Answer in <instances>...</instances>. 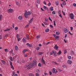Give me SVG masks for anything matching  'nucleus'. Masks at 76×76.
<instances>
[{
    "instance_id": "f257e3e1",
    "label": "nucleus",
    "mask_w": 76,
    "mask_h": 76,
    "mask_svg": "<svg viewBox=\"0 0 76 76\" xmlns=\"http://www.w3.org/2000/svg\"><path fill=\"white\" fill-rule=\"evenodd\" d=\"M31 13H32L31 12L28 11L27 13H25L24 16L26 18H28V15H31Z\"/></svg>"
},
{
    "instance_id": "f03ea898",
    "label": "nucleus",
    "mask_w": 76,
    "mask_h": 76,
    "mask_svg": "<svg viewBox=\"0 0 76 76\" xmlns=\"http://www.w3.org/2000/svg\"><path fill=\"white\" fill-rule=\"evenodd\" d=\"M69 15L71 19H73V18H74V15H73V14L72 13L70 14Z\"/></svg>"
},
{
    "instance_id": "7ed1b4c3",
    "label": "nucleus",
    "mask_w": 76,
    "mask_h": 76,
    "mask_svg": "<svg viewBox=\"0 0 76 76\" xmlns=\"http://www.w3.org/2000/svg\"><path fill=\"white\" fill-rule=\"evenodd\" d=\"M9 13H12L13 12V10L11 9H10L8 10Z\"/></svg>"
},
{
    "instance_id": "20e7f679",
    "label": "nucleus",
    "mask_w": 76,
    "mask_h": 76,
    "mask_svg": "<svg viewBox=\"0 0 76 76\" xmlns=\"http://www.w3.org/2000/svg\"><path fill=\"white\" fill-rule=\"evenodd\" d=\"M33 66H34V65H33L32 64H31L29 67L27 68V69H31Z\"/></svg>"
},
{
    "instance_id": "39448f33",
    "label": "nucleus",
    "mask_w": 76,
    "mask_h": 76,
    "mask_svg": "<svg viewBox=\"0 0 76 76\" xmlns=\"http://www.w3.org/2000/svg\"><path fill=\"white\" fill-rule=\"evenodd\" d=\"M54 48L55 49H56V50H58V47L57 46V45H56L55 46Z\"/></svg>"
},
{
    "instance_id": "423d86ee",
    "label": "nucleus",
    "mask_w": 76,
    "mask_h": 76,
    "mask_svg": "<svg viewBox=\"0 0 76 76\" xmlns=\"http://www.w3.org/2000/svg\"><path fill=\"white\" fill-rule=\"evenodd\" d=\"M32 64L33 66L36 65V61L35 60L33 61Z\"/></svg>"
},
{
    "instance_id": "0eeeda50",
    "label": "nucleus",
    "mask_w": 76,
    "mask_h": 76,
    "mask_svg": "<svg viewBox=\"0 0 76 76\" xmlns=\"http://www.w3.org/2000/svg\"><path fill=\"white\" fill-rule=\"evenodd\" d=\"M67 63H68V64H72V62L71 61L68 60L67 61Z\"/></svg>"
},
{
    "instance_id": "6e6552de",
    "label": "nucleus",
    "mask_w": 76,
    "mask_h": 76,
    "mask_svg": "<svg viewBox=\"0 0 76 76\" xmlns=\"http://www.w3.org/2000/svg\"><path fill=\"white\" fill-rule=\"evenodd\" d=\"M16 38L18 39V41H20V38H19V37H18V34H17Z\"/></svg>"
},
{
    "instance_id": "1a4fd4ad",
    "label": "nucleus",
    "mask_w": 76,
    "mask_h": 76,
    "mask_svg": "<svg viewBox=\"0 0 76 76\" xmlns=\"http://www.w3.org/2000/svg\"><path fill=\"white\" fill-rule=\"evenodd\" d=\"M27 45H28V47H32V45H31V44H29V43H28L26 44Z\"/></svg>"
},
{
    "instance_id": "9d476101",
    "label": "nucleus",
    "mask_w": 76,
    "mask_h": 76,
    "mask_svg": "<svg viewBox=\"0 0 76 76\" xmlns=\"http://www.w3.org/2000/svg\"><path fill=\"white\" fill-rule=\"evenodd\" d=\"M64 31L65 33H67V32H68L67 31V29H66V28H64Z\"/></svg>"
},
{
    "instance_id": "9b49d317",
    "label": "nucleus",
    "mask_w": 76,
    "mask_h": 76,
    "mask_svg": "<svg viewBox=\"0 0 76 76\" xmlns=\"http://www.w3.org/2000/svg\"><path fill=\"white\" fill-rule=\"evenodd\" d=\"M50 30L48 28H47L45 30V32H48Z\"/></svg>"
},
{
    "instance_id": "f8f14e48",
    "label": "nucleus",
    "mask_w": 76,
    "mask_h": 76,
    "mask_svg": "<svg viewBox=\"0 0 76 76\" xmlns=\"http://www.w3.org/2000/svg\"><path fill=\"white\" fill-rule=\"evenodd\" d=\"M34 19V18H32L30 20V21H29V23H31V22H32V21H33V19Z\"/></svg>"
},
{
    "instance_id": "ddd939ff",
    "label": "nucleus",
    "mask_w": 76,
    "mask_h": 76,
    "mask_svg": "<svg viewBox=\"0 0 76 76\" xmlns=\"http://www.w3.org/2000/svg\"><path fill=\"white\" fill-rule=\"evenodd\" d=\"M23 18L22 17V16H20L18 17V19L20 20H21V19H22Z\"/></svg>"
},
{
    "instance_id": "4468645a",
    "label": "nucleus",
    "mask_w": 76,
    "mask_h": 76,
    "mask_svg": "<svg viewBox=\"0 0 76 76\" xmlns=\"http://www.w3.org/2000/svg\"><path fill=\"white\" fill-rule=\"evenodd\" d=\"M61 54V50H60L58 52V53H57V55H58V54H59V55L60 54Z\"/></svg>"
},
{
    "instance_id": "2eb2a0df",
    "label": "nucleus",
    "mask_w": 76,
    "mask_h": 76,
    "mask_svg": "<svg viewBox=\"0 0 76 76\" xmlns=\"http://www.w3.org/2000/svg\"><path fill=\"white\" fill-rule=\"evenodd\" d=\"M10 31V28L4 30V31H5V32H6V31Z\"/></svg>"
},
{
    "instance_id": "dca6fc26",
    "label": "nucleus",
    "mask_w": 76,
    "mask_h": 76,
    "mask_svg": "<svg viewBox=\"0 0 76 76\" xmlns=\"http://www.w3.org/2000/svg\"><path fill=\"white\" fill-rule=\"evenodd\" d=\"M15 50H18V47L17 46H16L15 47Z\"/></svg>"
},
{
    "instance_id": "f3484780",
    "label": "nucleus",
    "mask_w": 76,
    "mask_h": 76,
    "mask_svg": "<svg viewBox=\"0 0 76 76\" xmlns=\"http://www.w3.org/2000/svg\"><path fill=\"white\" fill-rule=\"evenodd\" d=\"M26 39V38L24 37V38H23V42H26V41H25Z\"/></svg>"
},
{
    "instance_id": "a211bd4d",
    "label": "nucleus",
    "mask_w": 76,
    "mask_h": 76,
    "mask_svg": "<svg viewBox=\"0 0 76 76\" xmlns=\"http://www.w3.org/2000/svg\"><path fill=\"white\" fill-rule=\"evenodd\" d=\"M53 53V54H55L56 53V51L54 50H52Z\"/></svg>"
},
{
    "instance_id": "6ab92c4d",
    "label": "nucleus",
    "mask_w": 76,
    "mask_h": 76,
    "mask_svg": "<svg viewBox=\"0 0 76 76\" xmlns=\"http://www.w3.org/2000/svg\"><path fill=\"white\" fill-rule=\"evenodd\" d=\"M56 34L57 35H60V33L59 32H58L56 31Z\"/></svg>"
},
{
    "instance_id": "aec40b11",
    "label": "nucleus",
    "mask_w": 76,
    "mask_h": 76,
    "mask_svg": "<svg viewBox=\"0 0 76 76\" xmlns=\"http://www.w3.org/2000/svg\"><path fill=\"white\" fill-rule=\"evenodd\" d=\"M53 7H50V10L51 11H53Z\"/></svg>"
},
{
    "instance_id": "412c9836",
    "label": "nucleus",
    "mask_w": 76,
    "mask_h": 76,
    "mask_svg": "<svg viewBox=\"0 0 76 76\" xmlns=\"http://www.w3.org/2000/svg\"><path fill=\"white\" fill-rule=\"evenodd\" d=\"M1 62H2V63H3V64H6V63H5V61H4V60H1Z\"/></svg>"
},
{
    "instance_id": "4be33fe9",
    "label": "nucleus",
    "mask_w": 76,
    "mask_h": 76,
    "mask_svg": "<svg viewBox=\"0 0 76 76\" xmlns=\"http://www.w3.org/2000/svg\"><path fill=\"white\" fill-rule=\"evenodd\" d=\"M53 73H56V70H54V68H53Z\"/></svg>"
},
{
    "instance_id": "5701e85b",
    "label": "nucleus",
    "mask_w": 76,
    "mask_h": 76,
    "mask_svg": "<svg viewBox=\"0 0 76 76\" xmlns=\"http://www.w3.org/2000/svg\"><path fill=\"white\" fill-rule=\"evenodd\" d=\"M39 55H41L43 54V53L42 52H40L38 53Z\"/></svg>"
},
{
    "instance_id": "b1692460",
    "label": "nucleus",
    "mask_w": 76,
    "mask_h": 76,
    "mask_svg": "<svg viewBox=\"0 0 76 76\" xmlns=\"http://www.w3.org/2000/svg\"><path fill=\"white\" fill-rule=\"evenodd\" d=\"M2 19V15H0V20H1Z\"/></svg>"
},
{
    "instance_id": "393cba45",
    "label": "nucleus",
    "mask_w": 76,
    "mask_h": 76,
    "mask_svg": "<svg viewBox=\"0 0 76 76\" xmlns=\"http://www.w3.org/2000/svg\"><path fill=\"white\" fill-rule=\"evenodd\" d=\"M58 4H59L58 1H57L56 2V5H57V6H58Z\"/></svg>"
},
{
    "instance_id": "a878e982",
    "label": "nucleus",
    "mask_w": 76,
    "mask_h": 76,
    "mask_svg": "<svg viewBox=\"0 0 76 76\" xmlns=\"http://www.w3.org/2000/svg\"><path fill=\"white\" fill-rule=\"evenodd\" d=\"M37 72L38 73H39L40 72V71H39V69H38L36 70Z\"/></svg>"
},
{
    "instance_id": "bb28decb",
    "label": "nucleus",
    "mask_w": 76,
    "mask_h": 76,
    "mask_svg": "<svg viewBox=\"0 0 76 76\" xmlns=\"http://www.w3.org/2000/svg\"><path fill=\"white\" fill-rule=\"evenodd\" d=\"M40 49V48H39V47H38L36 49H37V51H38V50H39Z\"/></svg>"
},
{
    "instance_id": "cd10ccee",
    "label": "nucleus",
    "mask_w": 76,
    "mask_h": 76,
    "mask_svg": "<svg viewBox=\"0 0 76 76\" xmlns=\"http://www.w3.org/2000/svg\"><path fill=\"white\" fill-rule=\"evenodd\" d=\"M36 37H37V39H38V38H40V35L37 36Z\"/></svg>"
},
{
    "instance_id": "c85d7f7f",
    "label": "nucleus",
    "mask_w": 76,
    "mask_h": 76,
    "mask_svg": "<svg viewBox=\"0 0 76 76\" xmlns=\"http://www.w3.org/2000/svg\"><path fill=\"white\" fill-rule=\"evenodd\" d=\"M15 72L14 71L12 73V76H13L15 75Z\"/></svg>"
},
{
    "instance_id": "c756f323",
    "label": "nucleus",
    "mask_w": 76,
    "mask_h": 76,
    "mask_svg": "<svg viewBox=\"0 0 76 76\" xmlns=\"http://www.w3.org/2000/svg\"><path fill=\"white\" fill-rule=\"evenodd\" d=\"M26 38H27V39H29V37H28V35H26Z\"/></svg>"
},
{
    "instance_id": "7c9ffc66",
    "label": "nucleus",
    "mask_w": 76,
    "mask_h": 76,
    "mask_svg": "<svg viewBox=\"0 0 76 76\" xmlns=\"http://www.w3.org/2000/svg\"><path fill=\"white\" fill-rule=\"evenodd\" d=\"M66 4V2H63V5L64 6H65Z\"/></svg>"
},
{
    "instance_id": "2f4dec72",
    "label": "nucleus",
    "mask_w": 76,
    "mask_h": 76,
    "mask_svg": "<svg viewBox=\"0 0 76 76\" xmlns=\"http://www.w3.org/2000/svg\"><path fill=\"white\" fill-rule=\"evenodd\" d=\"M71 53L72 54H73V55H74V52H73V51H71Z\"/></svg>"
},
{
    "instance_id": "473e14b6",
    "label": "nucleus",
    "mask_w": 76,
    "mask_h": 76,
    "mask_svg": "<svg viewBox=\"0 0 76 76\" xmlns=\"http://www.w3.org/2000/svg\"><path fill=\"white\" fill-rule=\"evenodd\" d=\"M41 63H39L38 64V66L41 67Z\"/></svg>"
},
{
    "instance_id": "72a5a7b5",
    "label": "nucleus",
    "mask_w": 76,
    "mask_h": 76,
    "mask_svg": "<svg viewBox=\"0 0 76 76\" xmlns=\"http://www.w3.org/2000/svg\"><path fill=\"white\" fill-rule=\"evenodd\" d=\"M53 22H54V24H54V26H56V21H54Z\"/></svg>"
},
{
    "instance_id": "f704fd0d",
    "label": "nucleus",
    "mask_w": 76,
    "mask_h": 76,
    "mask_svg": "<svg viewBox=\"0 0 76 76\" xmlns=\"http://www.w3.org/2000/svg\"><path fill=\"white\" fill-rule=\"evenodd\" d=\"M57 55H57V53H55L54 54V57H55V56H57Z\"/></svg>"
},
{
    "instance_id": "c9c22d12",
    "label": "nucleus",
    "mask_w": 76,
    "mask_h": 76,
    "mask_svg": "<svg viewBox=\"0 0 76 76\" xmlns=\"http://www.w3.org/2000/svg\"><path fill=\"white\" fill-rule=\"evenodd\" d=\"M52 14H56V12L55 11H53L52 12Z\"/></svg>"
},
{
    "instance_id": "e433bc0d",
    "label": "nucleus",
    "mask_w": 76,
    "mask_h": 76,
    "mask_svg": "<svg viewBox=\"0 0 76 76\" xmlns=\"http://www.w3.org/2000/svg\"><path fill=\"white\" fill-rule=\"evenodd\" d=\"M11 66L12 69V70H14V67H13V65H12Z\"/></svg>"
},
{
    "instance_id": "4c0bfd02",
    "label": "nucleus",
    "mask_w": 76,
    "mask_h": 76,
    "mask_svg": "<svg viewBox=\"0 0 76 76\" xmlns=\"http://www.w3.org/2000/svg\"><path fill=\"white\" fill-rule=\"evenodd\" d=\"M68 59H71V56H68Z\"/></svg>"
},
{
    "instance_id": "58836bf2",
    "label": "nucleus",
    "mask_w": 76,
    "mask_h": 76,
    "mask_svg": "<svg viewBox=\"0 0 76 76\" xmlns=\"http://www.w3.org/2000/svg\"><path fill=\"white\" fill-rule=\"evenodd\" d=\"M59 38V36H56L55 37L56 39H57L58 38Z\"/></svg>"
},
{
    "instance_id": "ea45409f",
    "label": "nucleus",
    "mask_w": 76,
    "mask_h": 76,
    "mask_svg": "<svg viewBox=\"0 0 76 76\" xmlns=\"http://www.w3.org/2000/svg\"><path fill=\"white\" fill-rule=\"evenodd\" d=\"M10 65L11 66H13V65H12V62L11 61L10 62Z\"/></svg>"
},
{
    "instance_id": "a19ab883",
    "label": "nucleus",
    "mask_w": 76,
    "mask_h": 76,
    "mask_svg": "<svg viewBox=\"0 0 76 76\" xmlns=\"http://www.w3.org/2000/svg\"><path fill=\"white\" fill-rule=\"evenodd\" d=\"M73 6H74V7H76V4L75 3H74L73 4Z\"/></svg>"
},
{
    "instance_id": "79ce46f5",
    "label": "nucleus",
    "mask_w": 76,
    "mask_h": 76,
    "mask_svg": "<svg viewBox=\"0 0 76 76\" xmlns=\"http://www.w3.org/2000/svg\"><path fill=\"white\" fill-rule=\"evenodd\" d=\"M4 50H5V52H7V51H8V50H7V49H5Z\"/></svg>"
},
{
    "instance_id": "37998d69",
    "label": "nucleus",
    "mask_w": 76,
    "mask_h": 76,
    "mask_svg": "<svg viewBox=\"0 0 76 76\" xmlns=\"http://www.w3.org/2000/svg\"><path fill=\"white\" fill-rule=\"evenodd\" d=\"M29 76H34V75L32 74H29Z\"/></svg>"
},
{
    "instance_id": "c03bdc74",
    "label": "nucleus",
    "mask_w": 76,
    "mask_h": 76,
    "mask_svg": "<svg viewBox=\"0 0 76 76\" xmlns=\"http://www.w3.org/2000/svg\"><path fill=\"white\" fill-rule=\"evenodd\" d=\"M36 76H39V74L38 73H37L36 74Z\"/></svg>"
},
{
    "instance_id": "a18cd8bd",
    "label": "nucleus",
    "mask_w": 76,
    "mask_h": 76,
    "mask_svg": "<svg viewBox=\"0 0 76 76\" xmlns=\"http://www.w3.org/2000/svg\"><path fill=\"white\" fill-rule=\"evenodd\" d=\"M42 63H43L44 64H45V61H44V60H42Z\"/></svg>"
},
{
    "instance_id": "49530a36",
    "label": "nucleus",
    "mask_w": 76,
    "mask_h": 76,
    "mask_svg": "<svg viewBox=\"0 0 76 76\" xmlns=\"http://www.w3.org/2000/svg\"><path fill=\"white\" fill-rule=\"evenodd\" d=\"M64 52H65L64 53V54H66V53H67V50H64Z\"/></svg>"
},
{
    "instance_id": "de8ad7c7",
    "label": "nucleus",
    "mask_w": 76,
    "mask_h": 76,
    "mask_svg": "<svg viewBox=\"0 0 76 76\" xmlns=\"http://www.w3.org/2000/svg\"><path fill=\"white\" fill-rule=\"evenodd\" d=\"M10 60H11L12 61H13V60H12V57H10Z\"/></svg>"
},
{
    "instance_id": "09e8293b",
    "label": "nucleus",
    "mask_w": 76,
    "mask_h": 76,
    "mask_svg": "<svg viewBox=\"0 0 76 76\" xmlns=\"http://www.w3.org/2000/svg\"><path fill=\"white\" fill-rule=\"evenodd\" d=\"M28 65H26V67H29V66H30V64L29 63H28Z\"/></svg>"
},
{
    "instance_id": "8fccbe9b",
    "label": "nucleus",
    "mask_w": 76,
    "mask_h": 76,
    "mask_svg": "<svg viewBox=\"0 0 76 76\" xmlns=\"http://www.w3.org/2000/svg\"><path fill=\"white\" fill-rule=\"evenodd\" d=\"M18 29V27H16L15 28V31H16V30H17V29Z\"/></svg>"
},
{
    "instance_id": "3c124183",
    "label": "nucleus",
    "mask_w": 76,
    "mask_h": 76,
    "mask_svg": "<svg viewBox=\"0 0 76 76\" xmlns=\"http://www.w3.org/2000/svg\"><path fill=\"white\" fill-rule=\"evenodd\" d=\"M45 22H47L48 21V20H47V18H45Z\"/></svg>"
},
{
    "instance_id": "603ef678",
    "label": "nucleus",
    "mask_w": 76,
    "mask_h": 76,
    "mask_svg": "<svg viewBox=\"0 0 76 76\" xmlns=\"http://www.w3.org/2000/svg\"><path fill=\"white\" fill-rule=\"evenodd\" d=\"M43 7H44V8H45V9H47V7H46L45 6H43Z\"/></svg>"
},
{
    "instance_id": "864d4df0",
    "label": "nucleus",
    "mask_w": 76,
    "mask_h": 76,
    "mask_svg": "<svg viewBox=\"0 0 76 76\" xmlns=\"http://www.w3.org/2000/svg\"><path fill=\"white\" fill-rule=\"evenodd\" d=\"M49 73L50 75H52V72L51 71L49 72Z\"/></svg>"
},
{
    "instance_id": "5fc2aeb1",
    "label": "nucleus",
    "mask_w": 76,
    "mask_h": 76,
    "mask_svg": "<svg viewBox=\"0 0 76 76\" xmlns=\"http://www.w3.org/2000/svg\"><path fill=\"white\" fill-rule=\"evenodd\" d=\"M69 34H70V35H73V34H72V33H71L70 32V31H69Z\"/></svg>"
},
{
    "instance_id": "6e6d98bb",
    "label": "nucleus",
    "mask_w": 76,
    "mask_h": 76,
    "mask_svg": "<svg viewBox=\"0 0 76 76\" xmlns=\"http://www.w3.org/2000/svg\"><path fill=\"white\" fill-rule=\"evenodd\" d=\"M50 5H51V3L50 2H49L48 4V6H50Z\"/></svg>"
},
{
    "instance_id": "4d7b16f0",
    "label": "nucleus",
    "mask_w": 76,
    "mask_h": 76,
    "mask_svg": "<svg viewBox=\"0 0 76 76\" xmlns=\"http://www.w3.org/2000/svg\"><path fill=\"white\" fill-rule=\"evenodd\" d=\"M16 4H17V5H18V6H19V3L18 2H16Z\"/></svg>"
},
{
    "instance_id": "13d9d810",
    "label": "nucleus",
    "mask_w": 76,
    "mask_h": 76,
    "mask_svg": "<svg viewBox=\"0 0 76 76\" xmlns=\"http://www.w3.org/2000/svg\"><path fill=\"white\" fill-rule=\"evenodd\" d=\"M59 16L61 17V18H62V16H61V14L60 13V15H59Z\"/></svg>"
},
{
    "instance_id": "bf43d9fd",
    "label": "nucleus",
    "mask_w": 76,
    "mask_h": 76,
    "mask_svg": "<svg viewBox=\"0 0 76 76\" xmlns=\"http://www.w3.org/2000/svg\"><path fill=\"white\" fill-rule=\"evenodd\" d=\"M37 0V3H38V4H39V0Z\"/></svg>"
},
{
    "instance_id": "052dcab7",
    "label": "nucleus",
    "mask_w": 76,
    "mask_h": 76,
    "mask_svg": "<svg viewBox=\"0 0 76 76\" xmlns=\"http://www.w3.org/2000/svg\"><path fill=\"white\" fill-rule=\"evenodd\" d=\"M50 28H53V26H52V25H50Z\"/></svg>"
},
{
    "instance_id": "680f3d73",
    "label": "nucleus",
    "mask_w": 76,
    "mask_h": 76,
    "mask_svg": "<svg viewBox=\"0 0 76 76\" xmlns=\"http://www.w3.org/2000/svg\"><path fill=\"white\" fill-rule=\"evenodd\" d=\"M43 3H44V4H47V3L45 1H44L43 2Z\"/></svg>"
},
{
    "instance_id": "e2e57ef3",
    "label": "nucleus",
    "mask_w": 76,
    "mask_h": 76,
    "mask_svg": "<svg viewBox=\"0 0 76 76\" xmlns=\"http://www.w3.org/2000/svg\"><path fill=\"white\" fill-rule=\"evenodd\" d=\"M28 26H29V25H27V26H26L25 27V28H28Z\"/></svg>"
},
{
    "instance_id": "0e129e2a",
    "label": "nucleus",
    "mask_w": 76,
    "mask_h": 76,
    "mask_svg": "<svg viewBox=\"0 0 76 76\" xmlns=\"http://www.w3.org/2000/svg\"><path fill=\"white\" fill-rule=\"evenodd\" d=\"M70 28H71V31H72V30L73 29V27H71Z\"/></svg>"
},
{
    "instance_id": "69168bd1",
    "label": "nucleus",
    "mask_w": 76,
    "mask_h": 76,
    "mask_svg": "<svg viewBox=\"0 0 76 76\" xmlns=\"http://www.w3.org/2000/svg\"><path fill=\"white\" fill-rule=\"evenodd\" d=\"M53 35L54 37H55V38L56 37V36H57L56 35V34H53Z\"/></svg>"
},
{
    "instance_id": "338daca9",
    "label": "nucleus",
    "mask_w": 76,
    "mask_h": 76,
    "mask_svg": "<svg viewBox=\"0 0 76 76\" xmlns=\"http://www.w3.org/2000/svg\"><path fill=\"white\" fill-rule=\"evenodd\" d=\"M22 62L23 63H25V61L23 60H22Z\"/></svg>"
},
{
    "instance_id": "774afa93",
    "label": "nucleus",
    "mask_w": 76,
    "mask_h": 76,
    "mask_svg": "<svg viewBox=\"0 0 76 76\" xmlns=\"http://www.w3.org/2000/svg\"><path fill=\"white\" fill-rule=\"evenodd\" d=\"M40 9H41V10H42V11H44V10L42 9V8H41Z\"/></svg>"
}]
</instances>
